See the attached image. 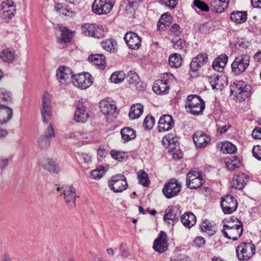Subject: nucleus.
<instances>
[{"mask_svg":"<svg viewBox=\"0 0 261 261\" xmlns=\"http://www.w3.org/2000/svg\"><path fill=\"white\" fill-rule=\"evenodd\" d=\"M221 206L225 214H230L236 211L238 202L233 196L226 195L221 199Z\"/></svg>","mask_w":261,"mask_h":261,"instance_id":"ddd939ff","label":"nucleus"},{"mask_svg":"<svg viewBox=\"0 0 261 261\" xmlns=\"http://www.w3.org/2000/svg\"><path fill=\"white\" fill-rule=\"evenodd\" d=\"M237 150L236 146L229 142L223 143L221 146V151L223 153H233Z\"/></svg>","mask_w":261,"mask_h":261,"instance_id":"49530a36","label":"nucleus"},{"mask_svg":"<svg viewBox=\"0 0 261 261\" xmlns=\"http://www.w3.org/2000/svg\"><path fill=\"white\" fill-rule=\"evenodd\" d=\"M181 221L185 226L191 228L196 224V217L193 213L188 212L182 215Z\"/></svg>","mask_w":261,"mask_h":261,"instance_id":"2f4dec72","label":"nucleus"},{"mask_svg":"<svg viewBox=\"0 0 261 261\" xmlns=\"http://www.w3.org/2000/svg\"><path fill=\"white\" fill-rule=\"evenodd\" d=\"M177 137L173 134H170L165 136L162 139V144L163 146L166 147H169L172 146L170 148H173L175 144L177 142Z\"/></svg>","mask_w":261,"mask_h":261,"instance_id":"c9c22d12","label":"nucleus"},{"mask_svg":"<svg viewBox=\"0 0 261 261\" xmlns=\"http://www.w3.org/2000/svg\"><path fill=\"white\" fill-rule=\"evenodd\" d=\"M102 47L107 51L114 53L116 50L117 43L114 40H107L101 42Z\"/></svg>","mask_w":261,"mask_h":261,"instance_id":"37998d69","label":"nucleus"},{"mask_svg":"<svg viewBox=\"0 0 261 261\" xmlns=\"http://www.w3.org/2000/svg\"><path fill=\"white\" fill-rule=\"evenodd\" d=\"M125 77V74L123 71H116L113 73L110 77L112 83L117 84L123 81Z\"/></svg>","mask_w":261,"mask_h":261,"instance_id":"3c124183","label":"nucleus"},{"mask_svg":"<svg viewBox=\"0 0 261 261\" xmlns=\"http://www.w3.org/2000/svg\"><path fill=\"white\" fill-rule=\"evenodd\" d=\"M228 57L225 55H221L216 58L213 63V67L217 71L222 70L227 62Z\"/></svg>","mask_w":261,"mask_h":261,"instance_id":"7c9ffc66","label":"nucleus"},{"mask_svg":"<svg viewBox=\"0 0 261 261\" xmlns=\"http://www.w3.org/2000/svg\"><path fill=\"white\" fill-rule=\"evenodd\" d=\"M56 12L61 17L66 19L73 18L75 16V12L64 4L58 3L55 6Z\"/></svg>","mask_w":261,"mask_h":261,"instance_id":"aec40b11","label":"nucleus"},{"mask_svg":"<svg viewBox=\"0 0 261 261\" xmlns=\"http://www.w3.org/2000/svg\"><path fill=\"white\" fill-rule=\"evenodd\" d=\"M43 168L50 173H57L59 169L57 167L56 163L50 159H46L42 163Z\"/></svg>","mask_w":261,"mask_h":261,"instance_id":"58836bf2","label":"nucleus"},{"mask_svg":"<svg viewBox=\"0 0 261 261\" xmlns=\"http://www.w3.org/2000/svg\"><path fill=\"white\" fill-rule=\"evenodd\" d=\"M59 29L61 32V37L59 40L60 42H69L71 37V34L69 30L65 27H60Z\"/></svg>","mask_w":261,"mask_h":261,"instance_id":"de8ad7c7","label":"nucleus"},{"mask_svg":"<svg viewBox=\"0 0 261 261\" xmlns=\"http://www.w3.org/2000/svg\"><path fill=\"white\" fill-rule=\"evenodd\" d=\"M187 111L193 115H201L205 109L204 100L197 95H190L187 97L186 105Z\"/></svg>","mask_w":261,"mask_h":261,"instance_id":"f03ea898","label":"nucleus"},{"mask_svg":"<svg viewBox=\"0 0 261 261\" xmlns=\"http://www.w3.org/2000/svg\"><path fill=\"white\" fill-rule=\"evenodd\" d=\"M82 28L86 36L95 38H100L105 36L103 27L95 23H85L82 25Z\"/></svg>","mask_w":261,"mask_h":261,"instance_id":"9d476101","label":"nucleus"},{"mask_svg":"<svg viewBox=\"0 0 261 261\" xmlns=\"http://www.w3.org/2000/svg\"><path fill=\"white\" fill-rule=\"evenodd\" d=\"M88 60L98 69L103 70L107 66L105 57L102 54L91 55Z\"/></svg>","mask_w":261,"mask_h":261,"instance_id":"bb28decb","label":"nucleus"},{"mask_svg":"<svg viewBox=\"0 0 261 261\" xmlns=\"http://www.w3.org/2000/svg\"><path fill=\"white\" fill-rule=\"evenodd\" d=\"M137 178L139 183L143 186L147 187L150 183L148 175L144 170L139 171L137 173Z\"/></svg>","mask_w":261,"mask_h":261,"instance_id":"a18cd8bd","label":"nucleus"},{"mask_svg":"<svg viewBox=\"0 0 261 261\" xmlns=\"http://www.w3.org/2000/svg\"><path fill=\"white\" fill-rule=\"evenodd\" d=\"M178 219V216L172 210H169L164 216V220L169 224L174 225Z\"/></svg>","mask_w":261,"mask_h":261,"instance_id":"79ce46f5","label":"nucleus"},{"mask_svg":"<svg viewBox=\"0 0 261 261\" xmlns=\"http://www.w3.org/2000/svg\"><path fill=\"white\" fill-rule=\"evenodd\" d=\"M194 4L195 7L204 12H207L209 10L208 6L205 3L199 0H195Z\"/></svg>","mask_w":261,"mask_h":261,"instance_id":"052dcab7","label":"nucleus"},{"mask_svg":"<svg viewBox=\"0 0 261 261\" xmlns=\"http://www.w3.org/2000/svg\"><path fill=\"white\" fill-rule=\"evenodd\" d=\"M172 43L174 48L177 50H182L186 46L185 42L180 38H173Z\"/></svg>","mask_w":261,"mask_h":261,"instance_id":"6e6d98bb","label":"nucleus"},{"mask_svg":"<svg viewBox=\"0 0 261 261\" xmlns=\"http://www.w3.org/2000/svg\"><path fill=\"white\" fill-rule=\"evenodd\" d=\"M160 3L169 9H173L176 6L178 0H160Z\"/></svg>","mask_w":261,"mask_h":261,"instance_id":"13d9d810","label":"nucleus"},{"mask_svg":"<svg viewBox=\"0 0 261 261\" xmlns=\"http://www.w3.org/2000/svg\"><path fill=\"white\" fill-rule=\"evenodd\" d=\"M207 56L206 54L201 53L194 58L190 64V68L193 71H196L206 62Z\"/></svg>","mask_w":261,"mask_h":261,"instance_id":"c85d7f7f","label":"nucleus"},{"mask_svg":"<svg viewBox=\"0 0 261 261\" xmlns=\"http://www.w3.org/2000/svg\"><path fill=\"white\" fill-rule=\"evenodd\" d=\"M106 169L105 167H99L91 172V176L94 179H99L105 174Z\"/></svg>","mask_w":261,"mask_h":261,"instance_id":"603ef678","label":"nucleus"},{"mask_svg":"<svg viewBox=\"0 0 261 261\" xmlns=\"http://www.w3.org/2000/svg\"><path fill=\"white\" fill-rule=\"evenodd\" d=\"M182 63L181 56L177 53L171 55L169 58V64L172 68H178L180 67Z\"/></svg>","mask_w":261,"mask_h":261,"instance_id":"4c0bfd02","label":"nucleus"},{"mask_svg":"<svg viewBox=\"0 0 261 261\" xmlns=\"http://www.w3.org/2000/svg\"><path fill=\"white\" fill-rule=\"evenodd\" d=\"M62 189L66 203L70 206H74L76 198L75 188L72 186L68 185L63 186Z\"/></svg>","mask_w":261,"mask_h":261,"instance_id":"6ab92c4d","label":"nucleus"},{"mask_svg":"<svg viewBox=\"0 0 261 261\" xmlns=\"http://www.w3.org/2000/svg\"><path fill=\"white\" fill-rule=\"evenodd\" d=\"M172 22V16L168 13H164L159 19L158 23V28L159 30L163 29L164 28L169 25Z\"/></svg>","mask_w":261,"mask_h":261,"instance_id":"e433bc0d","label":"nucleus"},{"mask_svg":"<svg viewBox=\"0 0 261 261\" xmlns=\"http://www.w3.org/2000/svg\"><path fill=\"white\" fill-rule=\"evenodd\" d=\"M153 250L158 253H163L168 249L167 235L164 231H161L153 242Z\"/></svg>","mask_w":261,"mask_h":261,"instance_id":"f8f14e48","label":"nucleus"},{"mask_svg":"<svg viewBox=\"0 0 261 261\" xmlns=\"http://www.w3.org/2000/svg\"><path fill=\"white\" fill-rule=\"evenodd\" d=\"M13 111L11 108L0 104V125L7 124L12 118Z\"/></svg>","mask_w":261,"mask_h":261,"instance_id":"393cba45","label":"nucleus"},{"mask_svg":"<svg viewBox=\"0 0 261 261\" xmlns=\"http://www.w3.org/2000/svg\"><path fill=\"white\" fill-rule=\"evenodd\" d=\"M0 17L7 20L12 18L16 13V6L11 0H6L2 2L0 5Z\"/></svg>","mask_w":261,"mask_h":261,"instance_id":"6e6552de","label":"nucleus"},{"mask_svg":"<svg viewBox=\"0 0 261 261\" xmlns=\"http://www.w3.org/2000/svg\"><path fill=\"white\" fill-rule=\"evenodd\" d=\"M106 150L103 147H99L97 151V159L98 161H102L106 156Z\"/></svg>","mask_w":261,"mask_h":261,"instance_id":"0e129e2a","label":"nucleus"},{"mask_svg":"<svg viewBox=\"0 0 261 261\" xmlns=\"http://www.w3.org/2000/svg\"><path fill=\"white\" fill-rule=\"evenodd\" d=\"M205 244V240L201 237H196L194 240V246L200 248Z\"/></svg>","mask_w":261,"mask_h":261,"instance_id":"e2e57ef3","label":"nucleus"},{"mask_svg":"<svg viewBox=\"0 0 261 261\" xmlns=\"http://www.w3.org/2000/svg\"><path fill=\"white\" fill-rule=\"evenodd\" d=\"M154 122V119L152 116H147L144 120L143 126L145 129H149L152 128Z\"/></svg>","mask_w":261,"mask_h":261,"instance_id":"4d7b16f0","label":"nucleus"},{"mask_svg":"<svg viewBox=\"0 0 261 261\" xmlns=\"http://www.w3.org/2000/svg\"><path fill=\"white\" fill-rule=\"evenodd\" d=\"M143 106L140 103L133 105L130 108L129 117L130 119L134 120L140 117L143 112Z\"/></svg>","mask_w":261,"mask_h":261,"instance_id":"72a5a7b5","label":"nucleus"},{"mask_svg":"<svg viewBox=\"0 0 261 261\" xmlns=\"http://www.w3.org/2000/svg\"><path fill=\"white\" fill-rule=\"evenodd\" d=\"M193 139L197 148L206 147L211 140V137L202 131L196 132L193 136Z\"/></svg>","mask_w":261,"mask_h":261,"instance_id":"a211bd4d","label":"nucleus"},{"mask_svg":"<svg viewBox=\"0 0 261 261\" xmlns=\"http://www.w3.org/2000/svg\"><path fill=\"white\" fill-rule=\"evenodd\" d=\"M126 80L130 85L135 86L139 91H143L146 88V84L140 81L138 74L134 71H130L128 73Z\"/></svg>","mask_w":261,"mask_h":261,"instance_id":"5701e85b","label":"nucleus"},{"mask_svg":"<svg viewBox=\"0 0 261 261\" xmlns=\"http://www.w3.org/2000/svg\"><path fill=\"white\" fill-rule=\"evenodd\" d=\"M15 57V52L9 48L3 49L0 52V59L6 63L12 62Z\"/></svg>","mask_w":261,"mask_h":261,"instance_id":"473e14b6","label":"nucleus"},{"mask_svg":"<svg viewBox=\"0 0 261 261\" xmlns=\"http://www.w3.org/2000/svg\"><path fill=\"white\" fill-rule=\"evenodd\" d=\"M181 33V30L178 24L175 23L172 25L169 31V36L173 38H176L179 37Z\"/></svg>","mask_w":261,"mask_h":261,"instance_id":"5fc2aeb1","label":"nucleus"},{"mask_svg":"<svg viewBox=\"0 0 261 261\" xmlns=\"http://www.w3.org/2000/svg\"><path fill=\"white\" fill-rule=\"evenodd\" d=\"M72 71L69 68L65 66H59L56 72V76L58 82L63 85H67L73 77Z\"/></svg>","mask_w":261,"mask_h":261,"instance_id":"4468645a","label":"nucleus"},{"mask_svg":"<svg viewBox=\"0 0 261 261\" xmlns=\"http://www.w3.org/2000/svg\"><path fill=\"white\" fill-rule=\"evenodd\" d=\"M124 39L128 47L131 49L137 50L141 45L140 37L132 32L126 33L124 35Z\"/></svg>","mask_w":261,"mask_h":261,"instance_id":"f3484780","label":"nucleus"},{"mask_svg":"<svg viewBox=\"0 0 261 261\" xmlns=\"http://www.w3.org/2000/svg\"><path fill=\"white\" fill-rule=\"evenodd\" d=\"M252 136L255 139L261 140V127L254 129L252 133Z\"/></svg>","mask_w":261,"mask_h":261,"instance_id":"338daca9","label":"nucleus"},{"mask_svg":"<svg viewBox=\"0 0 261 261\" xmlns=\"http://www.w3.org/2000/svg\"><path fill=\"white\" fill-rule=\"evenodd\" d=\"M38 144L41 148L45 149L49 146V138L42 136L39 138L38 141Z\"/></svg>","mask_w":261,"mask_h":261,"instance_id":"bf43d9fd","label":"nucleus"},{"mask_svg":"<svg viewBox=\"0 0 261 261\" xmlns=\"http://www.w3.org/2000/svg\"><path fill=\"white\" fill-rule=\"evenodd\" d=\"M41 116L44 123H47L51 115L50 97L48 93L45 92L42 98L41 108Z\"/></svg>","mask_w":261,"mask_h":261,"instance_id":"dca6fc26","label":"nucleus"},{"mask_svg":"<svg viewBox=\"0 0 261 261\" xmlns=\"http://www.w3.org/2000/svg\"><path fill=\"white\" fill-rule=\"evenodd\" d=\"M72 82L77 88L86 89L93 84V79L90 73H84L75 74Z\"/></svg>","mask_w":261,"mask_h":261,"instance_id":"1a4fd4ad","label":"nucleus"},{"mask_svg":"<svg viewBox=\"0 0 261 261\" xmlns=\"http://www.w3.org/2000/svg\"><path fill=\"white\" fill-rule=\"evenodd\" d=\"M122 139L126 142L134 139L136 137V132L132 128L125 127L121 130Z\"/></svg>","mask_w":261,"mask_h":261,"instance_id":"ea45409f","label":"nucleus"},{"mask_svg":"<svg viewBox=\"0 0 261 261\" xmlns=\"http://www.w3.org/2000/svg\"><path fill=\"white\" fill-rule=\"evenodd\" d=\"M153 91L157 94H166L168 92L169 86L167 82L163 80H158L152 87Z\"/></svg>","mask_w":261,"mask_h":261,"instance_id":"c756f323","label":"nucleus"},{"mask_svg":"<svg viewBox=\"0 0 261 261\" xmlns=\"http://www.w3.org/2000/svg\"><path fill=\"white\" fill-rule=\"evenodd\" d=\"M12 99V93L3 88H0V102H5Z\"/></svg>","mask_w":261,"mask_h":261,"instance_id":"864d4df0","label":"nucleus"},{"mask_svg":"<svg viewBox=\"0 0 261 261\" xmlns=\"http://www.w3.org/2000/svg\"><path fill=\"white\" fill-rule=\"evenodd\" d=\"M250 63V57L247 55H242L236 57L231 64L232 72L239 74L245 71Z\"/></svg>","mask_w":261,"mask_h":261,"instance_id":"423d86ee","label":"nucleus"},{"mask_svg":"<svg viewBox=\"0 0 261 261\" xmlns=\"http://www.w3.org/2000/svg\"><path fill=\"white\" fill-rule=\"evenodd\" d=\"M248 181L247 176L244 173L234 175L232 180V187L238 190L243 189Z\"/></svg>","mask_w":261,"mask_h":261,"instance_id":"cd10ccee","label":"nucleus"},{"mask_svg":"<svg viewBox=\"0 0 261 261\" xmlns=\"http://www.w3.org/2000/svg\"><path fill=\"white\" fill-rule=\"evenodd\" d=\"M187 185L190 189H197L204 183L201 174L196 171H190L187 174Z\"/></svg>","mask_w":261,"mask_h":261,"instance_id":"2eb2a0df","label":"nucleus"},{"mask_svg":"<svg viewBox=\"0 0 261 261\" xmlns=\"http://www.w3.org/2000/svg\"><path fill=\"white\" fill-rule=\"evenodd\" d=\"M114 5V0H95L92 10L99 15L107 14L112 10Z\"/></svg>","mask_w":261,"mask_h":261,"instance_id":"0eeeda50","label":"nucleus"},{"mask_svg":"<svg viewBox=\"0 0 261 261\" xmlns=\"http://www.w3.org/2000/svg\"><path fill=\"white\" fill-rule=\"evenodd\" d=\"M43 136L49 139L55 137V134L50 123L49 124L46 131Z\"/></svg>","mask_w":261,"mask_h":261,"instance_id":"69168bd1","label":"nucleus"},{"mask_svg":"<svg viewBox=\"0 0 261 261\" xmlns=\"http://www.w3.org/2000/svg\"><path fill=\"white\" fill-rule=\"evenodd\" d=\"M255 252V245L249 243H241L236 249L237 256L241 260H249L253 256Z\"/></svg>","mask_w":261,"mask_h":261,"instance_id":"7ed1b4c3","label":"nucleus"},{"mask_svg":"<svg viewBox=\"0 0 261 261\" xmlns=\"http://www.w3.org/2000/svg\"><path fill=\"white\" fill-rule=\"evenodd\" d=\"M231 92L240 101L244 100L250 94L249 86L242 81H237L231 86Z\"/></svg>","mask_w":261,"mask_h":261,"instance_id":"39448f33","label":"nucleus"},{"mask_svg":"<svg viewBox=\"0 0 261 261\" xmlns=\"http://www.w3.org/2000/svg\"><path fill=\"white\" fill-rule=\"evenodd\" d=\"M108 184L110 189L115 193H121L128 187L126 178L122 174H117L112 176Z\"/></svg>","mask_w":261,"mask_h":261,"instance_id":"20e7f679","label":"nucleus"},{"mask_svg":"<svg viewBox=\"0 0 261 261\" xmlns=\"http://www.w3.org/2000/svg\"><path fill=\"white\" fill-rule=\"evenodd\" d=\"M181 190V185L177 180L171 179L166 182L163 189V193L168 199L176 196Z\"/></svg>","mask_w":261,"mask_h":261,"instance_id":"9b49d317","label":"nucleus"},{"mask_svg":"<svg viewBox=\"0 0 261 261\" xmlns=\"http://www.w3.org/2000/svg\"><path fill=\"white\" fill-rule=\"evenodd\" d=\"M253 156L259 161H261V146H254L252 149Z\"/></svg>","mask_w":261,"mask_h":261,"instance_id":"680f3d73","label":"nucleus"},{"mask_svg":"<svg viewBox=\"0 0 261 261\" xmlns=\"http://www.w3.org/2000/svg\"><path fill=\"white\" fill-rule=\"evenodd\" d=\"M174 125L172 117L169 115H163L158 123V130L160 132L170 130Z\"/></svg>","mask_w":261,"mask_h":261,"instance_id":"4be33fe9","label":"nucleus"},{"mask_svg":"<svg viewBox=\"0 0 261 261\" xmlns=\"http://www.w3.org/2000/svg\"><path fill=\"white\" fill-rule=\"evenodd\" d=\"M240 165V161L238 158L235 156L228 160L226 162L227 168L229 170H234L238 168Z\"/></svg>","mask_w":261,"mask_h":261,"instance_id":"09e8293b","label":"nucleus"},{"mask_svg":"<svg viewBox=\"0 0 261 261\" xmlns=\"http://www.w3.org/2000/svg\"><path fill=\"white\" fill-rule=\"evenodd\" d=\"M210 7L213 11L219 13L223 12L227 8L226 6L222 5L219 0H212Z\"/></svg>","mask_w":261,"mask_h":261,"instance_id":"c03bdc74","label":"nucleus"},{"mask_svg":"<svg viewBox=\"0 0 261 261\" xmlns=\"http://www.w3.org/2000/svg\"><path fill=\"white\" fill-rule=\"evenodd\" d=\"M110 154L113 159L119 162L125 161L128 158V155L126 152L120 150H112L110 151Z\"/></svg>","mask_w":261,"mask_h":261,"instance_id":"a19ab883","label":"nucleus"},{"mask_svg":"<svg viewBox=\"0 0 261 261\" xmlns=\"http://www.w3.org/2000/svg\"><path fill=\"white\" fill-rule=\"evenodd\" d=\"M76 107L74 120L78 123H85L89 118V114L86 112L85 107L83 103L79 102Z\"/></svg>","mask_w":261,"mask_h":261,"instance_id":"412c9836","label":"nucleus"},{"mask_svg":"<svg viewBox=\"0 0 261 261\" xmlns=\"http://www.w3.org/2000/svg\"><path fill=\"white\" fill-rule=\"evenodd\" d=\"M208 81L213 89L221 90L227 85L226 79L224 76L214 74L209 77Z\"/></svg>","mask_w":261,"mask_h":261,"instance_id":"a878e982","label":"nucleus"},{"mask_svg":"<svg viewBox=\"0 0 261 261\" xmlns=\"http://www.w3.org/2000/svg\"><path fill=\"white\" fill-rule=\"evenodd\" d=\"M243 231V223L238 219H230L224 224L222 232L224 236L233 241L239 238Z\"/></svg>","mask_w":261,"mask_h":261,"instance_id":"f257e3e1","label":"nucleus"},{"mask_svg":"<svg viewBox=\"0 0 261 261\" xmlns=\"http://www.w3.org/2000/svg\"><path fill=\"white\" fill-rule=\"evenodd\" d=\"M80 133L78 132H68L65 134V138L67 139H77Z\"/></svg>","mask_w":261,"mask_h":261,"instance_id":"774afa93","label":"nucleus"},{"mask_svg":"<svg viewBox=\"0 0 261 261\" xmlns=\"http://www.w3.org/2000/svg\"><path fill=\"white\" fill-rule=\"evenodd\" d=\"M101 112L106 116H111L114 114L116 110V106L114 102L109 99H103L99 103Z\"/></svg>","mask_w":261,"mask_h":261,"instance_id":"b1692460","label":"nucleus"},{"mask_svg":"<svg viewBox=\"0 0 261 261\" xmlns=\"http://www.w3.org/2000/svg\"><path fill=\"white\" fill-rule=\"evenodd\" d=\"M230 18L236 23H242L247 19V13L245 11H233L230 14Z\"/></svg>","mask_w":261,"mask_h":261,"instance_id":"f704fd0d","label":"nucleus"},{"mask_svg":"<svg viewBox=\"0 0 261 261\" xmlns=\"http://www.w3.org/2000/svg\"><path fill=\"white\" fill-rule=\"evenodd\" d=\"M201 228L202 231L207 233L209 236H212L215 233L214 226L207 220L202 223Z\"/></svg>","mask_w":261,"mask_h":261,"instance_id":"8fccbe9b","label":"nucleus"}]
</instances>
